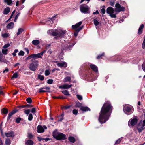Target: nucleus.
I'll return each mask as SVG.
<instances>
[{
	"label": "nucleus",
	"instance_id": "nucleus-58",
	"mask_svg": "<svg viewBox=\"0 0 145 145\" xmlns=\"http://www.w3.org/2000/svg\"><path fill=\"white\" fill-rule=\"evenodd\" d=\"M115 3V1L114 0H112L110 1V4L112 6H113Z\"/></svg>",
	"mask_w": 145,
	"mask_h": 145
},
{
	"label": "nucleus",
	"instance_id": "nucleus-27",
	"mask_svg": "<svg viewBox=\"0 0 145 145\" xmlns=\"http://www.w3.org/2000/svg\"><path fill=\"white\" fill-rule=\"evenodd\" d=\"M8 112V110L5 108H3L1 110L2 114H6Z\"/></svg>",
	"mask_w": 145,
	"mask_h": 145
},
{
	"label": "nucleus",
	"instance_id": "nucleus-20",
	"mask_svg": "<svg viewBox=\"0 0 145 145\" xmlns=\"http://www.w3.org/2000/svg\"><path fill=\"white\" fill-rule=\"evenodd\" d=\"M14 24L13 22H11L9 23L6 26L7 29H11L13 28Z\"/></svg>",
	"mask_w": 145,
	"mask_h": 145
},
{
	"label": "nucleus",
	"instance_id": "nucleus-43",
	"mask_svg": "<svg viewBox=\"0 0 145 145\" xmlns=\"http://www.w3.org/2000/svg\"><path fill=\"white\" fill-rule=\"evenodd\" d=\"M18 73L17 72H15L13 74V75L12 77V78H16L18 77Z\"/></svg>",
	"mask_w": 145,
	"mask_h": 145
},
{
	"label": "nucleus",
	"instance_id": "nucleus-23",
	"mask_svg": "<svg viewBox=\"0 0 145 145\" xmlns=\"http://www.w3.org/2000/svg\"><path fill=\"white\" fill-rule=\"evenodd\" d=\"M83 27V26H82L80 27H79L78 29H76V32L74 33V35L76 37L77 36L78 33Z\"/></svg>",
	"mask_w": 145,
	"mask_h": 145
},
{
	"label": "nucleus",
	"instance_id": "nucleus-50",
	"mask_svg": "<svg viewBox=\"0 0 145 145\" xmlns=\"http://www.w3.org/2000/svg\"><path fill=\"white\" fill-rule=\"evenodd\" d=\"M104 56V53H103L99 55L97 57V59H99L101 58V57Z\"/></svg>",
	"mask_w": 145,
	"mask_h": 145
},
{
	"label": "nucleus",
	"instance_id": "nucleus-3",
	"mask_svg": "<svg viewBox=\"0 0 145 145\" xmlns=\"http://www.w3.org/2000/svg\"><path fill=\"white\" fill-rule=\"evenodd\" d=\"M52 135L54 138L57 140H65L66 139L65 134L56 131L53 132Z\"/></svg>",
	"mask_w": 145,
	"mask_h": 145
},
{
	"label": "nucleus",
	"instance_id": "nucleus-15",
	"mask_svg": "<svg viewBox=\"0 0 145 145\" xmlns=\"http://www.w3.org/2000/svg\"><path fill=\"white\" fill-rule=\"evenodd\" d=\"M90 66L91 69L95 72L96 73L98 72V68L96 65L91 64L90 65Z\"/></svg>",
	"mask_w": 145,
	"mask_h": 145
},
{
	"label": "nucleus",
	"instance_id": "nucleus-35",
	"mask_svg": "<svg viewBox=\"0 0 145 145\" xmlns=\"http://www.w3.org/2000/svg\"><path fill=\"white\" fill-rule=\"evenodd\" d=\"M93 21L94 24L95 26H97L99 25V23L97 19H94L93 20Z\"/></svg>",
	"mask_w": 145,
	"mask_h": 145
},
{
	"label": "nucleus",
	"instance_id": "nucleus-64",
	"mask_svg": "<svg viewBox=\"0 0 145 145\" xmlns=\"http://www.w3.org/2000/svg\"><path fill=\"white\" fill-rule=\"evenodd\" d=\"M142 68L143 71L145 72V63H143L142 64Z\"/></svg>",
	"mask_w": 145,
	"mask_h": 145
},
{
	"label": "nucleus",
	"instance_id": "nucleus-54",
	"mask_svg": "<svg viewBox=\"0 0 145 145\" xmlns=\"http://www.w3.org/2000/svg\"><path fill=\"white\" fill-rule=\"evenodd\" d=\"M28 138L29 139H31L33 137V135L31 133H28L27 135Z\"/></svg>",
	"mask_w": 145,
	"mask_h": 145
},
{
	"label": "nucleus",
	"instance_id": "nucleus-30",
	"mask_svg": "<svg viewBox=\"0 0 145 145\" xmlns=\"http://www.w3.org/2000/svg\"><path fill=\"white\" fill-rule=\"evenodd\" d=\"M24 31V29L22 28H19L18 29V31L17 33V35H18L21 34L23 31Z\"/></svg>",
	"mask_w": 145,
	"mask_h": 145
},
{
	"label": "nucleus",
	"instance_id": "nucleus-33",
	"mask_svg": "<svg viewBox=\"0 0 145 145\" xmlns=\"http://www.w3.org/2000/svg\"><path fill=\"white\" fill-rule=\"evenodd\" d=\"M71 80V78L69 76L66 77L64 80V82H65L68 81L70 82Z\"/></svg>",
	"mask_w": 145,
	"mask_h": 145
},
{
	"label": "nucleus",
	"instance_id": "nucleus-29",
	"mask_svg": "<svg viewBox=\"0 0 145 145\" xmlns=\"http://www.w3.org/2000/svg\"><path fill=\"white\" fill-rule=\"evenodd\" d=\"M32 43L34 45L36 46L39 43V41L38 40H34L32 41Z\"/></svg>",
	"mask_w": 145,
	"mask_h": 145
},
{
	"label": "nucleus",
	"instance_id": "nucleus-55",
	"mask_svg": "<svg viewBox=\"0 0 145 145\" xmlns=\"http://www.w3.org/2000/svg\"><path fill=\"white\" fill-rule=\"evenodd\" d=\"M78 111L76 109H74L73 110V113L74 114L77 115L78 114Z\"/></svg>",
	"mask_w": 145,
	"mask_h": 145
},
{
	"label": "nucleus",
	"instance_id": "nucleus-10",
	"mask_svg": "<svg viewBox=\"0 0 145 145\" xmlns=\"http://www.w3.org/2000/svg\"><path fill=\"white\" fill-rule=\"evenodd\" d=\"M116 8H115V11L116 12H119L121 11H124L125 10V8L121 6L118 3H117L115 5Z\"/></svg>",
	"mask_w": 145,
	"mask_h": 145
},
{
	"label": "nucleus",
	"instance_id": "nucleus-32",
	"mask_svg": "<svg viewBox=\"0 0 145 145\" xmlns=\"http://www.w3.org/2000/svg\"><path fill=\"white\" fill-rule=\"evenodd\" d=\"M11 144V141L9 138L6 139L5 145H10Z\"/></svg>",
	"mask_w": 145,
	"mask_h": 145
},
{
	"label": "nucleus",
	"instance_id": "nucleus-14",
	"mask_svg": "<svg viewBox=\"0 0 145 145\" xmlns=\"http://www.w3.org/2000/svg\"><path fill=\"white\" fill-rule=\"evenodd\" d=\"M45 51H44L40 53H39L37 54H33V59H35L37 58H41V57L43 55V54L44 53Z\"/></svg>",
	"mask_w": 145,
	"mask_h": 145
},
{
	"label": "nucleus",
	"instance_id": "nucleus-7",
	"mask_svg": "<svg viewBox=\"0 0 145 145\" xmlns=\"http://www.w3.org/2000/svg\"><path fill=\"white\" fill-rule=\"evenodd\" d=\"M114 10L112 7H109L106 9V13L109 14V15L111 18H115L116 17V13H114Z\"/></svg>",
	"mask_w": 145,
	"mask_h": 145
},
{
	"label": "nucleus",
	"instance_id": "nucleus-21",
	"mask_svg": "<svg viewBox=\"0 0 145 145\" xmlns=\"http://www.w3.org/2000/svg\"><path fill=\"white\" fill-rule=\"evenodd\" d=\"M144 27V25L143 24H141L140 26L138 31V33L139 35H140L142 33V30Z\"/></svg>",
	"mask_w": 145,
	"mask_h": 145
},
{
	"label": "nucleus",
	"instance_id": "nucleus-59",
	"mask_svg": "<svg viewBox=\"0 0 145 145\" xmlns=\"http://www.w3.org/2000/svg\"><path fill=\"white\" fill-rule=\"evenodd\" d=\"M53 82V80L52 79H49L47 80V83L50 84H52V83Z\"/></svg>",
	"mask_w": 145,
	"mask_h": 145
},
{
	"label": "nucleus",
	"instance_id": "nucleus-25",
	"mask_svg": "<svg viewBox=\"0 0 145 145\" xmlns=\"http://www.w3.org/2000/svg\"><path fill=\"white\" fill-rule=\"evenodd\" d=\"M10 8L9 7H7L5 8L3 11V14H7L10 11Z\"/></svg>",
	"mask_w": 145,
	"mask_h": 145
},
{
	"label": "nucleus",
	"instance_id": "nucleus-5",
	"mask_svg": "<svg viewBox=\"0 0 145 145\" xmlns=\"http://www.w3.org/2000/svg\"><path fill=\"white\" fill-rule=\"evenodd\" d=\"M123 111L125 114L130 115L133 113V110L131 106L127 105L123 106Z\"/></svg>",
	"mask_w": 145,
	"mask_h": 145
},
{
	"label": "nucleus",
	"instance_id": "nucleus-60",
	"mask_svg": "<svg viewBox=\"0 0 145 145\" xmlns=\"http://www.w3.org/2000/svg\"><path fill=\"white\" fill-rule=\"evenodd\" d=\"M70 106H67V105L65 106H63V108L64 109H67L69 108H70Z\"/></svg>",
	"mask_w": 145,
	"mask_h": 145
},
{
	"label": "nucleus",
	"instance_id": "nucleus-46",
	"mask_svg": "<svg viewBox=\"0 0 145 145\" xmlns=\"http://www.w3.org/2000/svg\"><path fill=\"white\" fill-rule=\"evenodd\" d=\"M8 51L7 49H3L2 50V53L4 55H6L7 54V52Z\"/></svg>",
	"mask_w": 145,
	"mask_h": 145
},
{
	"label": "nucleus",
	"instance_id": "nucleus-45",
	"mask_svg": "<svg viewBox=\"0 0 145 145\" xmlns=\"http://www.w3.org/2000/svg\"><path fill=\"white\" fill-rule=\"evenodd\" d=\"M142 47L143 49H145V36L144 37V39L142 44Z\"/></svg>",
	"mask_w": 145,
	"mask_h": 145
},
{
	"label": "nucleus",
	"instance_id": "nucleus-36",
	"mask_svg": "<svg viewBox=\"0 0 145 145\" xmlns=\"http://www.w3.org/2000/svg\"><path fill=\"white\" fill-rule=\"evenodd\" d=\"M4 1L8 5H11L12 3L11 0H5Z\"/></svg>",
	"mask_w": 145,
	"mask_h": 145
},
{
	"label": "nucleus",
	"instance_id": "nucleus-57",
	"mask_svg": "<svg viewBox=\"0 0 145 145\" xmlns=\"http://www.w3.org/2000/svg\"><path fill=\"white\" fill-rule=\"evenodd\" d=\"M30 110L29 109H27L24 111V113L27 115H28L29 113Z\"/></svg>",
	"mask_w": 145,
	"mask_h": 145
},
{
	"label": "nucleus",
	"instance_id": "nucleus-39",
	"mask_svg": "<svg viewBox=\"0 0 145 145\" xmlns=\"http://www.w3.org/2000/svg\"><path fill=\"white\" fill-rule=\"evenodd\" d=\"M13 113L11 112H10L9 114H8V118L7 119V120H10V119L11 118L12 116L13 115Z\"/></svg>",
	"mask_w": 145,
	"mask_h": 145
},
{
	"label": "nucleus",
	"instance_id": "nucleus-28",
	"mask_svg": "<svg viewBox=\"0 0 145 145\" xmlns=\"http://www.w3.org/2000/svg\"><path fill=\"white\" fill-rule=\"evenodd\" d=\"M26 144L27 145H33V142L32 140H28L26 142Z\"/></svg>",
	"mask_w": 145,
	"mask_h": 145
},
{
	"label": "nucleus",
	"instance_id": "nucleus-53",
	"mask_svg": "<svg viewBox=\"0 0 145 145\" xmlns=\"http://www.w3.org/2000/svg\"><path fill=\"white\" fill-rule=\"evenodd\" d=\"M20 12L18 13L16 16L15 19L14 20V21L15 22H16V20L17 19L18 16L20 15Z\"/></svg>",
	"mask_w": 145,
	"mask_h": 145
},
{
	"label": "nucleus",
	"instance_id": "nucleus-41",
	"mask_svg": "<svg viewBox=\"0 0 145 145\" xmlns=\"http://www.w3.org/2000/svg\"><path fill=\"white\" fill-rule=\"evenodd\" d=\"M33 115L31 114H30L29 116L28 117V119L29 120L31 121L33 119Z\"/></svg>",
	"mask_w": 145,
	"mask_h": 145
},
{
	"label": "nucleus",
	"instance_id": "nucleus-62",
	"mask_svg": "<svg viewBox=\"0 0 145 145\" xmlns=\"http://www.w3.org/2000/svg\"><path fill=\"white\" fill-rule=\"evenodd\" d=\"M31 112L33 114H35L36 112V109L34 108H33L31 109Z\"/></svg>",
	"mask_w": 145,
	"mask_h": 145
},
{
	"label": "nucleus",
	"instance_id": "nucleus-37",
	"mask_svg": "<svg viewBox=\"0 0 145 145\" xmlns=\"http://www.w3.org/2000/svg\"><path fill=\"white\" fill-rule=\"evenodd\" d=\"M38 78L41 81H42L44 80V77L42 75L39 74L38 76Z\"/></svg>",
	"mask_w": 145,
	"mask_h": 145
},
{
	"label": "nucleus",
	"instance_id": "nucleus-12",
	"mask_svg": "<svg viewBox=\"0 0 145 145\" xmlns=\"http://www.w3.org/2000/svg\"><path fill=\"white\" fill-rule=\"evenodd\" d=\"M37 128V132L40 133L44 132V129H47V127L45 125H44L42 126L41 125H39L38 126Z\"/></svg>",
	"mask_w": 145,
	"mask_h": 145
},
{
	"label": "nucleus",
	"instance_id": "nucleus-48",
	"mask_svg": "<svg viewBox=\"0 0 145 145\" xmlns=\"http://www.w3.org/2000/svg\"><path fill=\"white\" fill-rule=\"evenodd\" d=\"M19 56H23L24 54V52L22 51H20L18 54Z\"/></svg>",
	"mask_w": 145,
	"mask_h": 145
},
{
	"label": "nucleus",
	"instance_id": "nucleus-1",
	"mask_svg": "<svg viewBox=\"0 0 145 145\" xmlns=\"http://www.w3.org/2000/svg\"><path fill=\"white\" fill-rule=\"evenodd\" d=\"M112 106L109 101L103 105L100 113L98 120L101 124L105 123L109 119L112 110Z\"/></svg>",
	"mask_w": 145,
	"mask_h": 145
},
{
	"label": "nucleus",
	"instance_id": "nucleus-49",
	"mask_svg": "<svg viewBox=\"0 0 145 145\" xmlns=\"http://www.w3.org/2000/svg\"><path fill=\"white\" fill-rule=\"evenodd\" d=\"M50 72L49 70H46L45 72V75L46 76H48L50 74Z\"/></svg>",
	"mask_w": 145,
	"mask_h": 145
},
{
	"label": "nucleus",
	"instance_id": "nucleus-19",
	"mask_svg": "<svg viewBox=\"0 0 145 145\" xmlns=\"http://www.w3.org/2000/svg\"><path fill=\"white\" fill-rule=\"evenodd\" d=\"M82 24V22L80 21L78 23H77L75 25H72V29H78V27H79Z\"/></svg>",
	"mask_w": 145,
	"mask_h": 145
},
{
	"label": "nucleus",
	"instance_id": "nucleus-16",
	"mask_svg": "<svg viewBox=\"0 0 145 145\" xmlns=\"http://www.w3.org/2000/svg\"><path fill=\"white\" fill-rule=\"evenodd\" d=\"M71 86H72L71 85L65 84L63 85H62L59 86V88L63 89H66L69 88L71 87Z\"/></svg>",
	"mask_w": 145,
	"mask_h": 145
},
{
	"label": "nucleus",
	"instance_id": "nucleus-34",
	"mask_svg": "<svg viewBox=\"0 0 145 145\" xmlns=\"http://www.w3.org/2000/svg\"><path fill=\"white\" fill-rule=\"evenodd\" d=\"M54 99H63L65 98V97L63 96H53L52 97Z\"/></svg>",
	"mask_w": 145,
	"mask_h": 145
},
{
	"label": "nucleus",
	"instance_id": "nucleus-31",
	"mask_svg": "<svg viewBox=\"0 0 145 145\" xmlns=\"http://www.w3.org/2000/svg\"><path fill=\"white\" fill-rule=\"evenodd\" d=\"M123 138V137H121L120 138H119L118 140H117L115 142V144L114 145H115L116 144H120L121 140H122Z\"/></svg>",
	"mask_w": 145,
	"mask_h": 145
},
{
	"label": "nucleus",
	"instance_id": "nucleus-63",
	"mask_svg": "<svg viewBox=\"0 0 145 145\" xmlns=\"http://www.w3.org/2000/svg\"><path fill=\"white\" fill-rule=\"evenodd\" d=\"M101 12L103 14H105V9L104 8H102L101 9Z\"/></svg>",
	"mask_w": 145,
	"mask_h": 145
},
{
	"label": "nucleus",
	"instance_id": "nucleus-13",
	"mask_svg": "<svg viewBox=\"0 0 145 145\" xmlns=\"http://www.w3.org/2000/svg\"><path fill=\"white\" fill-rule=\"evenodd\" d=\"M50 89V88L48 86H46L40 88L38 92L39 93H42L48 92Z\"/></svg>",
	"mask_w": 145,
	"mask_h": 145
},
{
	"label": "nucleus",
	"instance_id": "nucleus-2",
	"mask_svg": "<svg viewBox=\"0 0 145 145\" xmlns=\"http://www.w3.org/2000/svg\"><path fill=\"white\" fill-rule=\"evenodd\" d=\"M65 30L62 29H56L49 30L47 31V33H51L52 36H54V39H59L64 37L66 33Z\"/></svg>",
	"mask_w": 145,
	"mask_h": 145
},
{
	"label": "nucleus",
	"instance_id": "nucleus-11",
	"mask_svg": "<svg viewBox=\"0 0 145 145\" xmlns=\"http://www.w3.org/2000/svg\"><path fill=\"white\" fill-rule=\"evenodd\" d=\"M144 114V117L145 118V109L143 110ZM145 129V119L143 120L141 124V126L140 127L137 128V129L139 133H140L142 131V130Z\"/></svg>",
	"mask_w": 145,
	"mask_h": 145
},
{
	"label": "nucleus",
	"instance_id": "nucleus-22",
	"mask_svg": "<svg viewBox=\"0 0 145 145\" xmlns=\"http://www.w3.org/2000/svg\"><path fill=\"white\" fill-rule=\"evenodd\" d=\"M5 134L6 137H12L14 136V133L13 131L6 133Z\"/></svg>",
	"mask_w": 145,
	"mask_h": 145
},
{
	"label": "nucleus",
	"instance_id": "nucleus-18",
	"mask_svg": "<svg viewBox=\"0 0 145 145\" xmlns=\"http://www.w3.org/2000/svg\"><path fill=\"white\" fill-rule=\"evenodd\" d=\"M55 16H53L51 18H49L48 19V20H47V23H49L50 22L51 23V24H49V25L50 26H51L52 25V23H53V21L55 20Z\"/></svg>",
	"mask_w": 145,
	"mask_h": 145
},
{
	"label": "nucleus",
	"instance_id": "nucleus-4",
	"mask_svg": "<svg viewBox=\"0 0 145 145\" xmlns=\"http://www.w3.org/2000/svg\"><path fill=\"white\" fill-rule=\"evenodd\" d=\"M80 10L83 14H89L90 13V8L85 4H82L80 6Z\"/></svg>",
	"mask_w": 145,
	"mask_h": 145
},
{
	"label": "nucleus",
	"instance_id": "nucleus-38",
	"mask_svg": "<svg viewBox=\"0 0 145 145\" xmlns=\"http://www.w3.org/2000/svg\"><path fill=\"white\" fill-rule=\"evenodd\" d=\"M62 93L65 95L66 96H69L70 95L68 91L66 90H65L64 91H62Z\"/></svg>",
	"mask_w": 145,
	"mask_h": 145
},
{
	"label": "nucleus",
	"instance_id": "nucleus-42",
	"mask_svg": "<svg viewBox=\"0 0 145 145\" xmlns=\"http://www.w3.org/2000/svg\"><path fill=\"white\" fill-rule=\"evenodd\" d=\"M9 34L7 33L3 34L2 35V37L4 38H7L9 36Z\"/></svg>",
	"mask_w": 145,
	"mask_h": 145
},
{
	"label": "nucleus",
	"instance_id": "nucleus-51",
	"mask_svg": "<svg viewBox=\"0 0 145 145\" xmlns=\"http://www.w3.org/2000/svg\"><path fill=\"white\" fill-rule=\"evenodd\" d=\"M21 120V119L20 117L17 118L16 120V122L17 123H19Z\"/></svg>",
	"mask_w": 145,
	"mask_h": 145
},
{
	"label": "nucleus",
	"instance_id": "nucleus-47",
	"mask_svg": "<svg viewBox=\"0 0 145 145\" xmlns=\"http://www.w3.org/2000/svg\"><path fill=\"white\" fill-rule=\"evenodd\" d=\"M26 101L29 103H31L32 102V100L31 98L29 97L27 99Z\"/></svg>",
	"mask_w": 145,
	"mask_h": 145
},
{
	"label": "nucleus",
	"instance_id": "nucleus-26",
	"mask_svg": "<svg viewBox=\"0 0 145 145\" xmlns=\"http://www.w3.org/2000/svg\"><path fill=\"white\" fill-rule=\"evenodd\" d=\"M68 140L71 142L74 143L75 141V139L74 138L71 136L69 137Z\"/></svg>",
	"mask_w": 145,
	"mask_h": 145
},
{
	"label": "nucleus",
	"instance_id": "nucleus-40",
	"mask_svg": "<svg viewBox=\"0 0 145 145\" xmlns=\"http://www.w3.org/2000/svg\"><path fill=\"white\" fill-rule=\"evenodd\" d=\"M31 58H32L33 59V54H32L31 55L28 56L26 58V59H25V61H27L28 60L31 59Z\"/></svg>",
	"mask_w": 145,
	"mask_h": 145
},
{
	"label": "nucleus",
	"instance_id": "nucleus-17",
	"mask_svg": "<svg viewBox=\"0 0 145 145\" xmlns=\"http://www.w3.org/2000/svg\"><path fill=\"white\" fill-rule=\"evenodd\" d=\"M57 65L60 67H63L65 68L67 67V63L65 62L59 63L57 64Z\"/></svg>",
	"mask_w": 145,
	"mask_h": 145
},
{
	"label": "nucleus",
	"instance_id": "nucleus-56",
	"mask_svg": "<svg viewBox=\"0 0 145 145\" xmlns=\"http://www.w3.org/2000/svg\"><path fill=\"white\" fill-rule=\"evenodd\" d=\"M78 99L79 100H81L82 99V97L81 95H76Z\"/></svg>",
	"mask_w": 145,
	"mask_h": 145
},
{
	"label": "nucleus",
	"instance_id": "nucleus-8",
	"mask_svg": "<svg viewBox=\"0 0 145 145\" xmlns=\"http://www.w3.org/2000/svg\"><path fill=\"white\" fill-rule=\"evenodd\" d=\"M137 116H135L133 119H130L129 121L128 124L129 127H132L137 124L138 121Z\"/></svg>",
	"mask_w": 145,
	"mask_h": 145
},
{
	"label": "nucleus",
	"instance_id": "nucleus-61",
	"mask_svg": "<svg viewBox=\"0 0 145 145\" xmlns=\"http://www.w3.org/2000/svg\"><path fill=\"white\" fill-rule=\"evenodd\" d=\"M9 71L8 69L6 67L5 68V69L3 71V73H5V72H7Z\"/></svg>",
	"mask_w": 145,
	"mask_h": 145
},
{
	"label": "nucleus",
	"instance_id": "nucleus-6",
	"mask_svg": "<svg viewBox=\"0 0 145 145\" xmlns=\"http://www.w3.org/2000/svg\"><path fill=\"white\" fill-rule=\"evenodd\" d=\"M32 63L30 64L29 68L31 71H34L36 70L38 66L39 62L38 61L32 59Z\"/></svg>",
	"mask_w": 145,
	"mask_h": 145
},
{
	"label": "nucleus",
	"instance_id": "nucleus-24",
	"mask_svg": "<svg viewBox=\"0 0 145 145\" xmlns=\"http://www.w3.org/2000/svg\"><path fill=\"white\" fill-rule=\"evenodd\" d=\"M80 109L82 111L84 112L90 111V109L87 107L81 106L80 107Z\"/></svg>",
	"mask_w": 145,
	"mask_h": 145
},
{
	"label": "nucleus",
	"instance_id": "nucleus-44",
	"mask_svg": "<svg viewBox=\"0 0 145 145\" xmlns=\"http://www.w3.org/2000/svg\"><path fill=\"white\" fill-rule=\"evenodd\" d=\"M18 52V49H15L14 50V52L12 53V55L14 56H15L16 55V53H17Z\"/></svg>",
	"mask_w": 145,
	"mask_h": 145
},
{
	"label": "nucleus",
	"instance_id": "nucleus-52",
	"mask_svg": "<svg viewBox=\"0 0 145 145\" xmlns=\"http://www.w3.org/2000/svg\"><path fill=\"white\" fill-rule=\"evenodd\" d=\"M10 45L9 43H7V44H6L5 45H4L3 46V48H7L8 47L10 46Z\"/></svg>",
	"mask_w": 145,
	"mask_h": 145
},
{
	"label": "nucleus",
	"instance_id": "nucleus-9",
	"mask_svg": "<svg viewBox=\"0 0 145 145\" xmlns=\"http://www.w3.org/2000/svg\"><path fill=\"white\" fill-rule=\"evenodd\" d=\"M75 44V43L73 42V43L72 42H69L66 45H64L63 47V50H71L74 46Z\"/></svg>",
	"mask_w": 145,
	"mask_h": 145
}]
</instances>
